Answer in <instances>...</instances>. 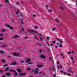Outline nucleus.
<instances>
[{
  "label": "nucleus",
  "mask_w": 77,
  "mask_h": 77,
  "mask_svg": "<svg viewBox=\"0 0 77 77\" xmlns=\"http://www.w3.org/2000/svg\"><path fill=\"white\" fill-rule=\"evenodd\" d=\"M67 75H68V76H69V75H71V74H69V73H67Z\"/></svg>",
  "instance_id": "obj_55"
},
{
  "label": "nucleus",
  "mask_w": 77,
  "mask_h": 77,
  "mask_svg": "<svg viewBox=\"0 0 77 77\" xmlns=\"http://www.w3.org/2000/svg\"><path fill=\"white\" fill-rule=\"evenodd\" d=\"M9 71L10 72H15V70H14L11 69H10Z\"/></svg>",
  "instance_id": "obj_9"
},
{
  "label": "nucleus",
  "mask_w": 77,
  "mask_h": 77,
  "mask_svg": "<svg viewBox=\"0 0 77 77\" xmlns=\"http://www.w3.org/2000/svg\"><path fill=\"white\" fill-rule=\"evenodd\" d=\"M55 39H57V40H59V41L60 40V38H56Z\"/></svg>",
  "instance_id": "obj_45"
},
{
  "label": "nucleus",
  "mask_w": 77,
  "mask_h": 77,
  "mask_svg": "<svg viewBox=\"0 0 77 77\" xmlns=\"http://www.w3.org/2000/svg\"><path fill=\"white\" fill-rule=\"evenodd\" d=\"M28 33H30V34L32 33L33 32L35 33H36V34H38V32H36V31H35L31 29H30L28 30Z\"/></svg>",
  "instance_id": "obj_1"
},
{
  "label": "nucleus",
  "mask_w": 77,
  "mask_h": 77,
  "mask_svg": "<svg viewBox=\"0 0 77 77\" xmlns=\"http://www.w3.org/2000/svg\"><path fill=\"white\" fill-rule=\"evenodd\" d=\"M42 72L41 71V72H39V74H42Z\"/></svg>",
  "instance_id": "obj_53"
},
{
  "label": "nucleus",
  "mask_w": 77,
  "mask_h": 77,
  "mask_svg": "<svg viewBox=\"0 0 77 77\" xmlns=\"http://www.w3.org/2000/svg\"><path fill=\"white\" fill-rule=\"evenodd\" d=\"M59 42H60V43H61V44H63V42H62V40H60Z\"/></svg>",
  "instance_id": "obj_26"
},
{
  "label": "nucleus",
  "mask_w": 77,
  "mask_h": 77,
  "mask_svg": "<svg viewBox=\"0 0 77 77\" xmlns=\"http://www.w3.org/2000/svg\"><path fill=\"white\" fill-rule=\"evenodd\" d=\"M38 35H40V36H42V35L40 34H38Z\"/></svg>",
  "instance_id": "obj_56"
},
{
  "label": "nucleus",
  "mask_w": 77,
  "mask_h": 77,
  "mask_svg": "<svg viewBox=\"0 0 77 77\" xmlns=\"http://www.w3.org/2000/svg\"><path fill=\"white\" fill-rule=\"evenodd\" d=\"M45 7L46 8H48V6L47 5H45Z\"/></svg>",
  "instance_id": "obj_58"
},
{
  "label": "nucleus",
  "mask_w": 77,
  "mask_h": 77,
  "mask_svg": "<svg viewBox=\"0 0 77 77\" xmlns=\"http://www.w3.org/2000/svg\"><path fill=\"white\" fill-rule=\"evenodd\" d=\"M60 72H61V73H63V71L61 70L60 71Z\"/></svg>",
  "instance_id": "obj_47"
},
{
  "label": "nucleus",
  "mask_w": 77,
  "mask_h": 77,
  "mask_svg": "<svg viewBox=\"0 0 77 77\" xmlns=\"http://www.w3.org/2000/svg\"><path fill=\"white\" fill-rule=\"evenodd\" d=\"M46 38L47 40H49V37L48 36H47L46 37Z\"/></svg>",
  "instance_id": "obj_36"
},
{
  "label": "nucleus",
  "mask_w": 77,
  "mask_h": 77,
  "mask_svg": "<svg viewBox=\"0 0 77 77\" xmlns=\"http://www.w3.org/2000/svg\"><path fill=\"white\" fill-rule=\"evenodd\" d=\"M17 64V62H14L10 64V65H16Z\"/></svg>",
  "instance_id": "obj_3"
},
{
  "label": "nucleus",
  "mask_w": 77,
  "mask_h": 77,
  "mask_svg": "<svg viewBox=\"0 0 77 77\" xmlns=\"http://www.w3.org/2000/svg\"><path fill=\"white\" fill-rule=\"evenodd\" d=\"M53 76L54 77H56V74H54L53 75Z\"/></svg>",
  "instance_id": "obj_61"
},
{
  "label": "nucleus",
  "mask_w": 77,
  "mask_h": 77,
  "mask_svg": "<svg viewBox=\"0 0 77 77\" xmlns=\"http://www.w3.org/2000/svg\"><path fill=\"white\" fill-rule=\"evenodd\" d=\"M39 52V53H42V49H40Z\"/></svg>",
  "instance_id": "obj_28"
},
{
  "label": "nucleus",
  "mask_w": 77,
  "mask_h": 77,
  "mask_svg": "<svg viewBox=\"0 0 77 77\" xmlns=\"http://www.w3.org/2000/svg\"><path fill=\"white\" fill-rule=\"evenodd\" d=\"M57 64H60V63H59V61H57Z\"/></svg>",
  "instance_id": "obj_48"
},
{
  "label": "nucleus",
  "mask_w": 77,
  "mask_h": 77,
  "mask_svg": "<svg viewBox=\"0 0 77 77\" xmlns=\"http://www.w3.org/2000/svg\"><path fill=\"white\" fill-rule=\"evenodd\" d=\"M40 57L42 58V59H45V57L43 55H41Z\"/></svg>",
  "instance_id": "obj_6"
},
{
  "label": "nucleus",
  "mask_w": 77,
  "mask_h": 77,
  "mask_svg": "<svg viewBox=\"0 0 77 77\" xmlns=\"http://www.w3.org/2000/svg\"><path fill=\"white\" fill-rule=\"evenodd\" d=\"M48 11H51V12H53V11L51 9L49 10Z\"/></svg>",
  "instance_id": "obj_37"
},
{
  "label": "nucleus",
  "mask_w": 77,
  "mask_h": 77,
  "mask_svg": "<svg viewBox=\"0 0 77 77\" xmlns=\"http://www.w3.org/2000/svg\"><path fill=\"white\" fill-rule=\"evenodd\" d=\"M0 36H4V35H3V33H1L0 34Z\"/></svg>",
  "instance_id": "obj_25"
},
{
  "label": "nucleus",
  "mask_w": 77,
  "mask_h": 77,
  "mask_svg": "<svg viewBox=\"0 0 77 77\" xmlns=\"http://www.w3.org/2000/svg\"><path fill=\"white\" fill-rule=\"evenodd\" d=\"M9 69V67H7L5 70L4 71H8Z\"/></svg>",
  "instance_id": "obj_10"
},
{
  "label": "nucleus",
  "mask_w": 77,
  "mask_h": 77,
  "mask_svg": "<svg viewBox=\"0 0 77 77\" xmlns=\"http://www.w3.org/2000/svg\"><path fill=\"white\" fill-rule=\"evenodd\" d=\"M56 29V28H54L52 29V30L53 31H54Z\"/></svg>",
  "instance_id": "obj_34"
},
{
  "label": "nucleus",
  "mask_w": 77,
  "mask_h": 77,
  "mask_svg": "<svg viewBox=\"0 0 77 77\" xmlns=\"http://www.w3.org/2000/svg\"><path fill=\"white\" fill-rule=\"evenodd\" d=\"M5 25L7 27H8L10 29H11V30H14V28H12V27H11L10 25L6 24Z\"/></svg>",
  "instance_id": "obj_2"
},
{
  "label": "nucleus",
  "mask_w": 77,
  "mask_h": 77,
  "mask_svg": "<svg viewBox=\"0 0 77 77\" xmlns=\"http://www.w3.org/2000/svg\"><path fill=\"white\" fill-rule=\"evenodd\" d=\"M60 8L61 9H62V10H63H63H64V9H63L62 8V7H60Z\"/></svg>",
  "instance_id": "obj_43"
},
{
  "label": "nucleus",
  "mask_w": 77,
  "mask_h": 77,
  "mask_svg": "<svg viewBox=\"0 0 77 77\" xmlns=\"http://www.w3.org/2000/svg\"><path fill=\"white\" fill-rule=\"evenodd\" d=\"M57 68L58 69H60V68L59 67V66H57Z\"/></svg>",
  "instance_id": "obj_60"
},
{
  "label": "nucleus",
  "mask_w": 77,
  "mask_h": 77,
  "mask_svg": "<svg viewBox=\"0 0 77 77\" xmlns=\"http://www.w3.org/2000/svg\"><path fill=\"white\" fill-rule=\"evenodd\" d=\"M5 1L6 3H8L9 2V0H5Z\"/></svg>",
  "instance_id": "obj_32"
},
{
  "label": "nucleus",
  "mask_w": 77,
  "mask_h": 77,
  "mask_svg": "<svg viewBox=\"0 0 77 77\" xmlns=\"http://www.w3.org/2000/svg\"><path fill=\"white\" fill-rule=\"evenodd\" d=\"M34 73L35 74H38V71L36 70H35L34 71Z\"/></svg>",
  "instance_id": "obj_12"
},
{
  "label": "nucleus",
  "mask_w": 77,
  "mask_h": 77,
  "mask_svg": "<svg viewBox=\"0 0 77 77\" xmlns=\"http://www.w3.org/2000/svg\"><path fill=\"white\" fill-rule=\"evenodd\" d=\"M52 43H53V44H55V42H54V41H53L52 42Z\"/></svg>",
  "instance_id": "obj_54"
},
{
  "label": "nucleus",
  "mask_w": 77,
  "mask_h": 77,
  "mask_svg": "<svg viewBox=\"0 0 77 77\" xmlns=\"http://www.w3.org/2000/svg\"><path fill=\"white\" fill-rule=\"evenodd\" d=\"M67 54H71V52H70L69 51L68 52H67Z\"/></svg>",
  "instance_id": "obj_23"
},
{
  "label": "nucleus",
  "mask_w": 77,
  "mask_h": 77,
  "mask_svg": "<svg viewBox=\"0 0 77 77\" xmlns=\"http://www.w3.org/2000/svg\"><path fill=\"white\" fill-rule=\"evenodd\" d=\"M0 53H1V54H3V53H4V52L3 51L1 50L0 51Z\"/></svg>",
  "instance_id": "obj_14"
},
{
  "label": "nucleus",
  "mask_w": 77,
  "mask_h": 77,
  "mask_svg": "<svg viewBox=\"0 0 77 77\" xmlns=\"http://www.w3.org/2000/svg\"><path fill=\"white\" fill-rule=\"evenodd\" d=\"M37 67L38 68H41V67H42V66H41V65H38L37 66Z\"/></svg>",
  "instance_id": "obj_15"
},
{
  "label": "nucleus",
  "mask_w": 77,
  "mask_h": 77,
  "mask_svg": "<svg viewBox=\"0 0 77 77\" xmlns=\"http://www.w3.org/2000/svg\"><path fill=\"white\" fill-rule=\"evenodd\" d=\"M72 54H74V51H72Z\"/></svg>",
  "instance_id": "obj_59"
},
{
  "label": "nucleus",
  "mask_w": 77,
  "mask_h": 77,
  "mask_svg": "<svg viewBox=\"0 0 77 77\" xmlns=\"http://www.w3.org/2000/svg\"><path fill=\"white\" fill-rule=\"evenodd\" d=\"M33 17H36V14H34L32 15Z\"/></svg>",
  "instance_id": "obj_42"
},
{
  "label": "nucleus",
  "mask_w": 77,
  "mask_h": 77,
  "mask_svg": "<svg viewBox=\"0 0 77 77\" xmlns=\"http://www.w3.org/2000/svg\"><path fill=\"white\" fill-rule=\"evenodd\" d=\"M5 74L6 75H8V76H9V75H11V73L9 72H8L5 73Z\"/></svg>",
  "instance_id": "obj_7"
},
{
  "label": "nucleus",
  "mask_w": 77,
  "mask_h": 77,
  "mask_svg": "<svg viewBox=\"0 0 77 77\" xmlns=\"http://www.w3.org/2000/svg\"><path fill=\"white\" fill-rule=\"evenodd\" d=\"M16 54H17V53L14 52L13 53V55L14 56H16Z\"/></svg>",
  "instance_id": "obj_22"
},
{
  "label": "nucleus",
  "mask_w": 77,
  "mask_h": 77,
  "mask_svg": "<svg viewBox=\"0 0 77 77\" xmlns=\"http://www.w3.org/2000/svg\"><path fill=\"white\" fill-rule=\"evenodd\" d=\"M36 70H37L38 71L39 70V69L38 68H35Z\"/></svg>",
  "instance_id": "obj_46"
},
{
  "label": "nucleus",
  "mask_w": 77,
  "mask_h": 77,
  "mask_svg": "<svg viewBox=\"0 0 77 77\" xmlns=\"http://www.w3.org/2000/svg\"><path fill=\"white\" fill-rule=\"evenodd\" d=\"M31 64H33V63L32 62H29L28 63V65H31Z\"/></svg>",
  "instance_id": "obj_29"
},
{
  "label": "nucleus",
  "mask_w": 77,
  "mask_h": 77,
  "mask_svg": "<svg viewBox=\"0 0 77 77\" xmlns=\"http://www.w3.org/2000/svg\"><path fill=\"white\" fill-rule=\"evenodd\" d=\"M15 73L14 75H18V73L16 72V71H15V72H14Z\"/></svg>",
  "instance_id": "obj_13"
},
{
  "label": "nucleus",
  "mask_w": 77,
  "mask_h": 77,
  "mask_svg": "<svg viewBox=\"0 0 77 77\" xmlns=\"http://www.w3.org/2000/svg\"><path fill=\"white\" fill-rule=\"evenodd\" d=\"M19 12H20V10H18V11L17 12H15V13L16 14H17V15H18Z\"/></svg>",
  "instance_id": "obj_18"
},
{
  "label": "nucleus",
  "mask_w": 77,
  "mask_h": 77,
  "mask_svg": "<svg viewBox=\"0 0 77 77\" xmlns=\"http://www.w3.org/2000/svg\"><path fill=\"white\" fill-rule=\"evenodd\" d=\"M52 70H53V71H54V70H55V68H54V67H53Z\"/></svg>",
  "instance_id": "obj_52"
},
{
  "label": "nucleus",
  "mask_w": 77,
  "mask_h": 77,
  "mask_svg": "<svg viewBox=\"0 0 77 77\" xmlns=\"http://www.w3.org/2000/svg\"><path fill=\"white\" fill-rule=\"evenodd\" d=\"M17 5H20V4H19V3H18V2H17V3H16Z\"/></svg>",
  "instance_id": "obj_51"
},
{
  "label": "nucleus",
  "mask_w": 77,
  "mask_h": 77,
  "mask_svg": "<svg viewBox=\"0 0 77 77\" xmlns=\"http://www.w3.org/2000/svg\"><path fill=\"white\" fill-rule=\"evenodd\" d=\"M16 56H20V54H19V53H16Z\"/></svg>",
  "instance_id": "obj_24"
},
{
  "label": "nucleus",
  "mask_w": 77,
  "mask_h": 77,
  "mask_svg": "<svg viewBox=\"0 0 77 77\" xmlns=\"http://www.w3.org/2000/svg\"><path fill=\"white\" fill-rule=\"evenodd\" d=\"M39 38L40 39H42V40H41V41H43V38H41V37H40Z\"/></svg>",
  "instance_id": "obj_27"
},
{
  "label": "nucleus",
  "mask_w": 77,
  "mask_h": 77,
  "mask_svg": "<svg viewBox=\"0 0 77 77\" xmlns=\"http://www.w3.org/2000/svg\"><path fill=\"white\" fill-rule=\"evenodd\" d=\"M35 29H38V26H35Z\"/></svg>",
  "instance_id": "obj_17"
},
{
  "label": "nucleus",
  "mask_w": 77,
  "mask_h": 77,
  "mask_svg": "<svg viewBox=\"0 0 77 77\" xmlns=\"http://www.w3.org/2000/svg\"><path fill=\"white\" fill-rule=\"evenodd\" d=\"M6 66H8V65L7 64H6L5 65L3 66L2 67H5Z\"/></svg>",
  "instance_id": "obj_16"
},
{
  "label": "nucleus",
  "mask_w": 77,
  "mask_h": 77,
  "mask_svg": "<svg viewBox=\"0 0 77 77\" xmlns=\"http://www.w3.org/2000/svg\"><path fill=\"white\" fill-rule=\"evenodd\" d=\"M19 75L20 76H22L23 75V76H24V75H26V74L25 73H21L19 74Z\"/></svg>",
  "instance_id": "obj_4"
},
{
  "label": "nucleus",
  "mask_w": 77,
  "mask_h": 77,
  "mask_svg": "<svg viewBox=\"0 0 77 77\" xmlns=\"http://www.w3.org/2000/svg\"><path fill=\"white\" fill-rule=\"evenodd\" d=\"M34 38H35V39H36L37 41H39V39H38V38H36V36H34Z\"/></svg>",
  "instance_id": "obj_35"
},
{
  "label": "nucleus",
  "mask_w": 77,
  "mask_h": 77,
  "mask_svg": "<svg viewBox=\"0 0 77 77\" xmlns=\"http://www.w3.org/2000/svg\"><path fill=\"white\" fill-rule=\"evenodd\" d=\"M66 72H63V74H64V75H66V73H65Z\"/></svg>",
  "instance_id": "obj_50"
},
{
  "label": "nucleus",
  "mask_w": 77,
  "mask_h": 77,
  "mask_svg": "<svg viewBox=\"0 0 77 77\" xmlns=\"http://www.w3.org/2000/svg\"><path fill=\"white\" fill-rule=\"evenodd\" d=\"M18 49H21V48H21V47H19V48H18Z\"/></svg>",
  "instance_id": "obj_62"
},
{
  "label": "nucleus",
  "mask_w": 77,
  "mask_h": 77,
  "mask_svg": "<svg viewBox=\"0 0 77 77\" xmlns=\"http://www.w3.org/2000/svg\"><path fill=\"white\" fill-rule=\"evenodd\" d=\"M24 61L22 60L20 61V62L21 63H24Z\"/></svg>",
  "instance_id": "obj_40"
},
{
  "label": "nucleus",
  "mask_w": 77,
  "mask_h": 77,
  "mask_svg": "<svg viewBox=\"0 0 77 77\" xmlns=\"http://www.w3.org/2000/svg\"><path fill=\"white\" fill-rule=\"evenodd\" d=\"M2 60L3 62H6V60Z\"/></svg>",
  "instance_id": "obj_39"
},
{
  "label": "nucleus",
  "mask_w": 77,
  "mask_h": 77,
  "mask_svg": "<svg viewBox=\"0 0 77 77\" xmlns=\"http://www.w3.org/2000/svg\"><path fill=\"white\" fill-rule=\"evenodd\" d=\"M46 43L48 46H49V45H50V44H49V43H48V42H47Z\"/></svg>",
  "instance_id": "obj_44"
},
{
  "label": "nucleus",
  "mask_w": 77,
  "mask_h": 77,
  "mask_svg": "<svg viewBox=\"0 0 77 77\" xmlns=\"http://www.w3.org/2000/svg\"><path fill=\"white\" fill-rule=\"evenodd\" d=\"M60 55L61 56H63V54H61Z\"/></svg>",
  "instance_id": "obj_63"
},
{
  "label": "nucleus",
  "mask_w": 77,
  "mask_h": 77,
  "mask_svg": "<svg viewBox=\"0 0 77 77\" xmlns=\"http://www.w3.org/2000/svg\"><path fill=\"white\" fill-rule=\"evenodd\" d=\"M60 69H62V66L61 65H60Z\"/></svg>",
  "instance_id": "obj_38"
},
{
  "label": "nucleus",
  "mask_w": 77,
  "mask_h": 77,
  "mask_svg": "<svg viewBox=\"0 0 77 77\" xmlns=\"http://www.w3.org/2000/svg\"><path fill=\"white\" fill-rule=\"evenodd\" d=\"M49 59L50 60H51V57H49Z\"/></svg>",
  "instance_id": "obj_57"
},
{
  "label": "nucleus",
  "mask_w": 77,
  "mask_h": 77,
  "mask_svg": "<svg viewBox=\"0 0 77 77\" xmlns=\"http://www.w3.org/2000/svg\"><path fill=\"white\" fill-rule=\"evenodd\" d=\"M6 32V30L4 29H3L2 30V31H1V32Z\"/></svg>",
  "instance_id": "obj_20"
},
{
  "label": "nucleus",
  "mask_w": 77,
  "mask_h": 77,
  "mask_svg": "<svg viewBox=\"0 0 77 77\" xmlns=\"http://www.w3.org/2000/svg\"><path fill=\"white\" fill-rule=\"evenodd\" d=\"M37 44H38L39 45V46H41V45L40 43H39L38 42H37Z\"/></svg>",
  "instance_id": "obj_41"
},
{
  "label": "nucleus",
  "mask_w": 77,
  "mask_h": 77,
  "mask_svg": "<svg viewBox=\"0 0 77 77\" xmlns=\"http://www.w3.org/2000/svg\"><path fill=\"white\" fill-rule=\"evenodd\" d=\"M71 59L72 60H73V59H74V58H73V57H71Z\"/></svg>",
  "instance_id": "obj_49"
},
{
  "label": "nucleus",
  "mask_w": 77,
  "mask_h": 77,
  "mask_svg": "<svg viewBox=\"0 0 77 77\" xmlns=\"http://www.w3.org/2000/svg\"><path fill=\"white\" fill-rule=\"evenodd\" d=\"M31 69V68H28L26 69L27 71H29V70H30Z\"/></svg>",
  "instance_id": "obj_19"
},
{
  "label": "nucleus",
  "mask_w": 77,
  "mask_h": 77,
  "mask_svg": "<svg viewBox=\"0 0 77 77\" xmlns=\"http://www.w3.org/2000/svg\"><path fill=\"white\" fill-rule=\"evenodd\" d=\"M4 38H0V41H2Z\"/></svg>",
  "instance_id": "obj_30"
},
{
  "label": "nucleus",
  "mask_w": 77,
  "mask_h": 77,
  "mask_svg": "<svg viewBox=\"0 0 77 77\" xmlns=\"http://www.w3.org/2000/svg\"><path fill=\"white\" fill-rule=\"evenodd\" d=\"M18 37H19L18 36L16 35H14V36L13 37V38H18Z\"/></svg>",
  "instance_id": "obj_11"
},
{
  "label": "nucleus",
  "mask_w": 77,
  "mask_h": 77,
  "mask_svg": "<svg viewBox=\"0 0 77 77\" xmlns=\"http://www.w3.org/2000/svg\"><path fill=\"white\" fill-rule=\"evenodd\" d=\"M0 72L1 73H2V72H3L4 71H3L2 70H0Z\"/></svg>",
  "instance_id": "obj_31"
},
{
  "label": "nucleus",
  "mask_w": 77,
  "mask_h": 77,
  "mask_svg": "<svg viewBox=\"0 0 77 77\" xmlns=\"http://www.w3.org/2000/svg\"><path fill=\"white\" fill-rule=\"evenodd\" d=\"M30 61H31V60H30V58H28V60H26V62L27 63V62H30Z\"/></svg>",
  "instance_id": "obj_8"
},
{
  "label": "nucleus",
  "mask_w": 77,
  "mask_h": 77,
  "mask_svg": "<svg viewBox=\"0 0 77 77\" xmlns=\"http://www.w3.org/2000/svg\"><path fill=\"white\" fill-rule=\"evenodd\" d=\"M22 31H23V32H24V29H23V28H22Z\"/></svg>",
  "instance_id": "obj_64"
},
{
  "label": "nucleus",
  "mask_w": 77,
  "mask_h": 77,
  "mask_svg": "<svg viewBox=\"0 0 77 77\" xmlns=\"http://www.w3.org/2000/svg\"><path fill=\"white\" fill-rule=\"evenodd\" d=\"M59 47L60 48H62V45H61V44H60L59 45Z\"/></svg>",
  "instance_id": "obj_33"
},
{
  "label": "nucleus",
  "mask_w": 77,
  "mask_h": 77,
  "mask_svg": "<svg viewBox=\"0 0 77 77\" xmlns=\"http://www.w3.org/2000/svg\"><path fill=\"white\" fill-rule=\"evenodd\" d=\"M55 21L57 23H59V20H58L56 19Z\"/></svg>",
  "instance_id": "obj_21"
},
{
  "label": "nucleus",
  "mask_w": 77,
  "mask_h": 77,
  "mask_svg": "<svg viewBox=\"0 0 77 77\" xmlns=\"http://www.w3.org/2000/svg\"><path fill=\"white\" fill-rule=\"evenodd\" d=\"M17 71L18 72H21V70L20 68H18L16 69Z\"/></svg>",
  "instance_id": "obj_5"
}]
</instances>
